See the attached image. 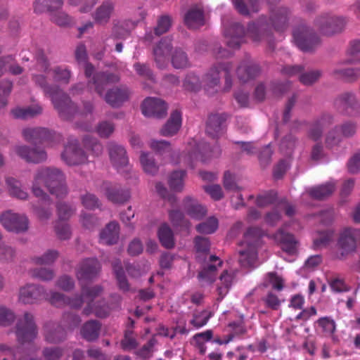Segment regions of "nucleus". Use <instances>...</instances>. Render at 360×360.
I'll use <instances>...</instances> for the list:
<instances>
[{"label":"nucleus","instance_id":"63","mask_svg":"<svg viewBox=\"0 0 360 360\" xmlns=\"http://www.w3.org/2000/svg\"><path fill=\"white\" fill-rule=\"evenodd\" d=\"M184 86L188 90L196 91L200 89L201 82L198 75L194 73H189L184 79Z\"/></svg>","mask_w":360,"mask_h":360},{"label":"nucleus","instance_id":"39","mask_svg":"<svg viewBox=\"0 0 360 360\" xmlns=\"http://www.w3.org/2000/svg\"><path fill=\"white\" fill-rule=\"evenodd\" d=\"M101 324L96 320H90L86 322L82 329L81 335L87 341L96 340L100 333Z\"/></svg>","mask_w":360,"mask_h":360},{"label":"nucleus","instance_id":"25","mask_svg":"<svg viewBox=\"0 0 360 360\" xmlns=\"http://www.w3.org/2000/svg\"><path fill=\"white\" fill-rule=\"evenodd\" d=\"M289 11L285 7L271 8L270 22L278 32H283L288 26Z\"/></svg>","mask_w":360,"mask_h":360},{"label":"nucleus","instance_id":"47","mask_svg":"<svg viewBox=\"0 0 360 360\" xmlns=\"http://www.w3.org/2000/svg\"><path fill=\"white\" fill-rule=\"evenodd\" d=\"M343 138L349 139L353 137L357 132V122L352 120H347L335 127Z\"/></svg>","mask_w":360,"mask_h":360},{"label":"nucleus","instance_id":"18","mask_svg":"<svg viewBox=\"0 0 360 360\" xmlns=\"http://www.w3.org/2000/svg\"><path fill=\"white\" fill-rule=\"evenodd\" d=\"M108 150L112 165L120 171L128 165L129 160L125 148L115 142L108 143Z\"/></svg>","mask_w":360,"mask_h":360},{"label":"nucleus","instance_id":"9","mask_svg":"<svg viewBox=\"0 0 360 360\" xmlns=\"http://www.w3.org/2000/svg\"><path fill=\"white\" fill-rule=\"evenodd\" d=\"M15 328L18 340L21 344L32 341L37 335V328L34 316L29 312H25L22 317L18 319Z\"/></svg>","mask_w":360,"mask_h":360},{"label":"nucleus","instance_id":"4","mask_svg":"<svg viewBox=\"0 0 360 360\" xmlns=\"http://www.w3.org/2000/svg\"><path fill=\"white\" fill-rule=\"evenodd\" d=\"M232 65L230 63H218L210 68L205 74L202 82L204 89L209 95H213L218 92L220 89V80L223 75L225 79V84L223 91H228L232 86L231 71Z\"/></svg>","mask_w":360,"mask_h":360},{"label":"nucleus","instance_id":"40","mask_svg":"<svg viewBox=\"0 0 360 360\" xmlns=\"http://www.w3.org/2000/svg\"><path fill=\"white\" fill-rule=\"evenodd\" d=\"M184 208L191 218L198 220L202 219L207 213V210L204 207L190 197L185 199Z\"/></svg>","mask_w":360,"mask_h":360},{"label":"nucleus","instance_id":"30","mask_svg":"<svg viewBox=\"0 0 360 360\" xmlns=\"http://www.w3.org/2000/svg\"><path fill=\"white\" fill-rule=\"evenodd\" d=\"M45 340L49 343H58L65 339L66 332L63 327L54 323H49L45 326Z\"/></svg>","mask_w":360,"mask_h":360},{"label":"nucleus","instance_id":"42","mask_svg":"<svg viewBox=\"0 0 360 360\" xmlns=\"http://www.w3.org/2000/svg\"><path fill=\"white\" fill-rule=\"evenodd\" d=\"M346 53L348 58L340 62L341 64L360 63V58H356L360 53V40L354 39L351 41Z\"/></svg>","mask_w":360,"mask_h":360},{"label":"nucleus","instance_id":"27","mask_svg":"<svg viewBox=\"0 0 360 360\" xmlns=\"http://www.w3.org/2000/svg\"><path fill=\"white\" fill-rule=\"evenodd\" d=\"M120 226L117 222L112 221L108 223L101 231L99 240L101 243L112 245L119 239Z\"/></svg>","mask_w":360,"mask_h":360},{"label":"nucleus","instance_id":"7","mask_svg":"<svg viewBox=\"0 0 360 360\" xmlns=\"http://www.w3.org/2000/svg\"><path fill=\"white\" fill-rule=\"evenodd\" d=\"M84 72L87 78L91 77L88 81V85L90 88L94 86L96 92L101 96L103 95L107 84L117 82L120 79L115 74L104 72L94 73V68L91 63H84Z\"/></svg>","mask_w":360,"mask_h":360},{"label":"nucleus","instance_id":"12","mask_svg":"<svg viewBox=\"0 0 360 360\" xmlns=\"http://www.w3.org/2000/svg\"><path fill=\"white\" fill-rule=\"evenodd\" d=\"M359 235V229L351 227L345 228L340 232L338 246L341 250L342 256L353 253L356 250Z\"/></svg>","mask_w":360,"mask_h":360},{"label":"nucleus","instance_id":"34","mask_svg":"<svg viewBox=\"0 0 360 360\" xmlns=\"http://www.w3.org/2000/svg\"><path fill=\"white\" fill-rule=\"evenodd\" d=\"M185 24L190 29H197L205 24L203 11L198 8H191L184 16Z\"/></svg>","mask_w":360,"mask_h":360},{"label":"nucleus","instance_id":"61","mask_svg":"<svg viewBox=\"0 0 360 360\" xmlns=\"http://www.w3.org/2000/svg\"><path fill=\"white\" fill-rule=\"evenodd\" d=\"M51 20L60 27H67L73 24V19L65 12H58L53 14Z\"/></svg>","mask_w":360,"mask_h":360},{"label":"nucleus","instance_id":"21","mask_svg":"<svg viewBox=\"0 0 360 360\" xmlns=\"http://www.w3.org/2000/svg\"><path fill=\"white\" fill-rule=\"evenodd\" d=\"M130 92L126 86L114 87L105 94L104 98L112 107H119L129 98Z\"/></svg>","mask_w":360,"mask_h":360},{"label":"nucleus","instance_id":"3","mask_svg":"<svg viewBox=\"0 0 360 360\" xmlns=\"http://www.w3.org/2000/svg\"><path fill=\"white\" fill-rule=\"evenodd\" d=\"M33 81L49 96L57 109L60 117L63 120H70L77 112V108L70 98L58 86H49L43 75H34Z\"/></svg>","mask_w":360,"mask_h":360},{"label":"nucleus","instance_id":"55","mask_svg":"<svg viewBox=\"0 0 360 360\" xmlns=\"http://www.w3.org/2000/svg\"><path fill=\"white\" fill-rule=\"evenodd\" d=\"M58 257V252L56 250H50L41 256L33 257L32 260L35 264L48 265L53 263Z\"/></svg>","mask_w":360,"mask_h":360},{"label":"nucleus","instance_id":"8","mask_svg":"<svg viewBox=\"0 0 360 360\" xmlns=\"http://www.w3.org/2000/svg\"><path fill=\"white\" fill-rule=\"evenodd\" d=\"M334 106L342 115L360 117V103L354 92L345 91L338 96Z\"/></svg>","mask_w":360,"mask_h":360},{"label":"nucleus","instance_id":"5","mask_svg":"<svg viewBox=\"0 0 360 360\" xmlns=\"http://www.w3.org/2000/svg\"><path fill=\"white\" fill-rule=\"evenodd\" d=\"M263 235L262 231L257 227H251L244 234L242 245L246 249L240 250L239 262L243 266H252L257 258V248Z\"/></svg>","mask_w":360,"mask_h":360},{"label":"nucleus","instance_id":"11","mask_svg":"<svg viewBox=\"0 0 360 360\" xmlns=\"http://www.w3.org/2000/svg\"><path fill=\"white\" fill-rule=\"evenodd\" d=\"M0 222L7 231L16 233L25 232L29 228L27 216L11 210L6 211L1 214Z\"/></svg>","mask_w":360,"mask_h":360},{"label":"nucleus","instance_id":"6","mask_svg":"<svg viewBox=\"0 0 360 360\" xmlns=\"http://www.w3.org/2000/svg\"><path fill=\"white\" fill-rule=\"evenodd\" d=\"M347 24V19L342 15L326 14L317 17L314 26L319 32L326 36H333L342 33Z\"/></svg>","mask_w":360,"mask_h":360},{"label":"nucleus","instance_id":"44","mask_svg":"<svg viewBox=\"0 0 360 360\" xmlns=\"http://www.w3.org/2000/svg\"><path fill=\"white\" fill-rule=\"evenodd\" d=\"M112 265L119 288L124 292L129 291V284L123 271L121 262L120 260H116Z\"/></svg>","mask_w":360,"mask_h":360},{"label":"nucleus","instance_id":"23","mask_svg":"<svg viewBox=\"0 0 360 360\" xmlns=\"http://www.w3.org/2000/svg\"><path fill=\"white\" fill-rule=\"evenodd\" d=\"M22 134L25 141L32 143H44L52 136L49 130L42 127L25 128Z\"/></svg>","mask_w":360,"mask_h":360},{"label":"nucleus","instance_id":"31","mask_svg":"<svg viewBox=\"0 0 360 360\" xmlns=\"http://www.w3.org/2000/svg\"><path fill=\"white\" fill-rule=\"evenodd\" d=\"M114 8L115 5L112 1H103L93 14L94 21L99 25L107 24L114 11Z\"/></svg>","mask_w":360,"mask_h":360},{"label":"nucleus","instance_id":"52","mask_svg":"<svg viewBox=\"0 0 360 360\" xmlns=\"http://www.w3.org/2000/svg\"><path fill=\"white\" fill-rule=\"evenodd\" d=\"M83 144L84 147L91 150L94 155L98 156L103 153V146L96 138L89 135L83 138Z\"/></svg>","mask_w":360,"mask_h":360},{"label":"nucleus","instance_id":"50","mask_svg":"<svg viewBox=\"0 0 360 360\" xmlns=\"http://www.w3.org/2000/svg\"><path fill=\"white\" fill-rule=\"evenodd\" d=\"M219 221L214 217H209L206 221L200 223L196 226L198 232L203 234H211L216 231Z\"/></svg>","mask_w":360,"mask_h":360},{"label":"nucleus","instance_id":"29","mask_svg":"<svg viewBox=\"0 0 360 360\" xmlns=\"http://www.w3.org/2000/svg\"><path fill=\"white\" fill-rule=\"evenodd\" d=\"M259 73V68L250 60L243 62L237 69V75L241 82H247L256 77Z\"/></svg>","mask_w":360,"mask_h":360},{"label":"nucleus","instance_id":"41","mask_svg":"<svg viewBox=\"0 0 360 360\" xmlns=\"http://www.w3.org/2000/svg\"><path fill=\"white\" fill-rule=\"evenodd\" d=\"M332 75L348 82H354L360 78V68H335Z\"/></svg>","mask_w":360,"mask_h":360},{"label":"nucleus","instance_id":"24","mask_svg":"<svg viewBox=\"0 0 360 360\" xmlns=\"http://www.w3.org/2000/svg\"><path fill=\"white\" fill-rule=\"evenodd\" d=\"M334 122V117L330 114H323L319 117L312 124L309 132V137L316 141L322 137L323 131Z\"/></svg>","mask_w":360,"mask_h":360},{"label":"nucleus","instance_id":"53","mask_svg":"<svg viewBox=\"0 0 360 360\" xmlns=\"http://www.w3.org/2000/svg\"><path fill=\"white\" fill-rule=\"evenodd\" d=\"M266 25L262 22L251 23L248 28L247 34L255 41H258L264 36Z\"/></svg>","mask_w":360,"mask_h":360},{"label":"nucleus","instance_id":"37","mask_svg":"<svg viewBox=\"0 0 360 360\" xmlns=\"http://www.w3.org/2000/svg\"><path fill=\"white\" fill-rule=\"evenodd\" d=\"M64 0H36L34 2V11L37 13L54 12L62 8Z\"/></svg>","mask_w":360,"mask_h":360},{"label":"nucleus","instance_id":"60","mask_svg":"<svg viewBox=\"0 0 360 360\" xmlns=\"http://www.w3.org/2000/svg\"><path fill=\"white\" fill-rule=\"evenodd\" d=\"M15 316L9 309L0 306V326L7 327L11 326L15 321Z\"/></svg>","mask_w":360,"mask_h":360},{"label":"nucleus","instance_id":"62","mask_svg":"<svg viewBox=\"0 0 360 360\" xmlns=\"http://www.w3.org/2000/svg\"><path fill=\"white\" fill-rule=\"evenodd\" d=\"M30 275L33 278L42 281H50L54 276L53 271L46 268H36L30 271Z\"/></svg>","mask_w":360,"mask_h":360},{"label":"nucleus","instance_id":"45","mask_svg":"<svg viewBox=\"0 0 360 360\" xmlns=\"http://www.w3.org/2000/svg\"><path fill=\"white\" fill-rule=\"evenodd\" d=\"M42 108L39 105H34L25 108H16L12 110L11 112L14 117L27 119L41 114Z\"/></svg>","mask_w":360,"mask_h":360},{"label":"nucleus","instance_id":"15","mask_svg":"<svg viewBox=\"0 0 360 360\" xmlns=\"http://www.w3.org/2000/svg\"><path fill=\"white\" fill-rule=\"evenodd\" d=\"M223 25L228 46L233 49H238L243 42V37L245 34L244 27L238 22L226 25L223 22Z\"/></svg>","mask_w":360,"mask_h":360},{"label":"nucleus","instance_id":"59","mask_svg":"<svg viewBox=\"0 0 360 360\" xmlns=\"http://www.w3.org/2000/svg\"><path fill=\"white\" fill-rule=\"evenodd\" d=\"M223 185L225 189L229 191L238 192L240 190L237 184L236 176L229 171L224 172Z\"/></svg>","mask_w":360,"mask_h":360},{"label":"nucleus","instance_id":"57","mask_svg":"<svg viewBox=\"0 0 360 360\" xmlns=\"http://www.w3.org/2000/svg\"><path fill=\"white\" fill-rule=\"evenodd\" d=\"M172 18L167 15H161L157 22V25L154 28L155 34L157 36L163 34L169 31L172 26Z\"/></svg>","mask_w":360,"mask_h":360},{"label":"nucleus","instance_id":"64","mask_svg":"<svg viewBox=\"0 0 360 360\" xmlns=\"http://www.w3.org/2000/svg\"><path fill=\"white\" fill-rule=\"evenodd\" d=\"M347 165L351 174H357L360 172V149L349 159Z\"/></svg>","mask_w":360,"mask_h":360},{"label":"nucleus","instance_id":"28","mask_svg":"<svg viewBox=\"0 0 360 360\" xmlns=\"http://www.w3.org/2000/svg\"><path fill=\"white\" fill-rule=\"evenodd\" d=\"M222 264L221 260L218 257L210 255L209 264L203 267L198 274V278L201 281L212 283L215 279V272L218 266Z\"/></svg>","mask_w":360,"mask_h":360},{"label":"nucleus","instance_id":"19","mask_svg":"<svg viewBox=\"0 0 360 360\" xmlns=\"http://www.w3.org/2000/svg\"><path fill=\"white\" fill-rule=\"evenodd\" d=\"M13 150L19 157L28 162L39 163L47 158L46 153L44 150L30 149L26 146H16Z\"/></svg>","mask_w":360,"mask_h":360},{"label":"nucleus","instance_id":"2","mask_svg":"<svg viewBox=\"0 0 360 360\" xmlns=\"http://www.w3.org/2000/svg\"><path fill=\"white\" fill-rule=\"evenodd\" d=\"M42 185L56 198H63L68 194L65 174L56 167H43L37 169L31 188L32 193L36 198L46 205H50L51 198L41 188Z\"/></svg>","mask_w":360,"mask_h":360},{"label":"nucleus","instance_id":"49","mask_svg":"<svg viewBox=\"0 0 360 360\" xmlns=\"http://www.w3.org/2000/svg\"><path fill=\"white\" fill-rule=\"evenodd\" d=\"M186 172L184 170L175 171L169 176L168 183L171 189L181 191L184 188V178Z\"/></svg>","mask_w":360,"mask_h":360},{"label":"nucleus","instance_id":"13","mask_svg":"<svg viewBox=\"0 0 360 360\" xmlns=\"http://www.w3.org/2000/svg\"><path fill=\"white\" fill-rule=\"evenodd\" d=\"M61 156L69 165L83 164L87 160L86 153L79 147L78 141L73 138L69 139Z\"/></svg>","mask_w":360,"mask_h":360},{"label":"nucleus","instance_id":"38","mask_svg":"<svg viewBox=\"0 0 360 360\" xmlns=\"http://www.w3.org/2000/svg\"><path fill=\"white\" fill-rule=\"evenodd\" d=\"M6 184L10 195L22 200L28 199L29 194L26 190L22 188L20 181L13 177H7Z\"/></svg>","mask_w":360,"mask_h":360},{"label":"nucleus","instance_id":"32","mask_svg":"<svg viewBox=\"0 0 360 360\" xmlns=\"http://www.w3.org/2000/svg\"><path fill=\"white\" fill-rule=\"evenodd\" d=\"M225 117L219 114L212 115L209 117L206 131L207 134L213 138L218 137L223 133Z\"/></svg>","mask_w":360,"mask_h":360},{"label":"nucleus","instance_id":"16","mask_svg":"<svg viewBox=\"0 0 360 360\" xmlns=\"http://www.w3.org/2000/svg\"><path fill=\"white\" fill-rule=\"evenodd\" d=\"M167 106L165 101L156 98H147L142 104V112L146 117L162 118L167 114Z\"/></svg>","mask_w":360,"mask_h":360},{"label":"nucleus","instance_id":"46","mask_svg":"<svg viewBox=\"0 0 360 360\" xmlns=\"http://www.w3.org/2000/svg\"><path fill=\"white\" fill-rule=\"evenodd\" d=\"M212 316V312L208 310L195 311L193 314L190 323L193 328L198 329L205 326Z\"/></svg>","mask_w":360,"mask_h":360},{"label":"nucleus","instance_id":"22","mask_svg":"<svg viewBox=\"0 0 360 360\" xmlns=\"http://www.w3.org/2000/svg\"><path fill=\"white\" fill-rule=\"evenodd\" d=\"M101 188L106 198L114 203H123L129 198L128 191L121 189L119 186L108 182L103 183Z\"/></svg>","mask_w":360,"mask_h":360},{"label":"nucleus","instance_id":"17","mask_svg":"<svg viewBox=\"0 0 360 360\" xmlns=\"http://www.w3.org/2000/svg\"><path fill=\"white\" fill-rule=\"evenodd\" d=\"M101 270V264L96 258L84 259L77 269V277L79 281L91 280Z\"/></svg>","mask_w":360,"mask_h":360},{"label":"nucleus","instance_id":"36","mask_svg":"<svg viewBox=\"0 0 360 360\" xmlns=\"http://www.w3.org/2000/svg\"><path fill=\"white\" fill-rule=\"evenodd\" d=\"M235 277V271H229L226 270L222 272L219 277V282L217 284V292L219 296V300H221L228 293Z\"/></svg>","mask_w":360,"mask_h":360},{"label":"nucleus","instance_id":"51","mask_svg":"<svg viewBox=\"0 0 360 360\" xmlns=\"http://www.w3.org/2000/svg\"><path fill=\"white\" fill-rule=\"evenodd\" d=\"M140 161L145 172L155 174L158 172V167L155 162L153 158L148 153H142Z\"/></svg>","mask_w":360,"mask_h":360},{"label":"nucleus","instance_id":"48","mask_svg":"<svg viewBox=\"0 0 360 360\" xmlns=\"http://www.w3.org/2000/svg\"><path fill=\"white\" fill-rule=\"evenodd\" d=\"M172 64L176 69L188 68L190 65L187 54L180 49H176L172 54Z\"/></svg>","mask_w":360,"mask_h":360},{"label":"nucleus","instance_id":"10","mask_svg":"<svg viewBox=\"0 0 360 360\" xmlns=\"http://www.w3.org/2000/svg\"><path fill=\"white\" fill-rule=\"evenodd\" d=\"M293 39L302 51H311L320 44V39L305 25H300L293 30Z\"/></svg>","mask_w":360,"mask_h":360},{"label":"nucleus","instance_id":"26","mask_svg":"<svg viewBox=\"0 0 360 360\" xmlns=\"http://www.w3.org/2000/svg\"><path fill=\"white\" fill-rule=\"evenodd\" d=\"M182 117L179 110H175L166 122V124L160 129V134L164 136H172L176 134L181 127Z\"/></svg>","mask_w":360,"mask_h":360},{"label":"nucleus","instance_id":"35","mask_svg":"<svg viewBox=\"0 0 360 360\" xmlns=\"http://www.w3.org/2000/svg\"><path fill=\"white\" fill-rule=\"evenodd\" d=\"M316 323L319 331L324 336L331 338L334 342L338 340V338L334 335L336 324L332 318L328 316L321 317L316 321Z\"/></svg>","mask_w":360,"mask_h":360},{"label":"nucleus","instance_id":"54","mask_svg":"<svg viewBox=\"0 0 360 360\" xmlns=\"http://www.w3.org/2000/svg\"><path fill=\"white\" fill-rule=\"evenodd\" d=\"M342 141V136L338 134V129L335 127L328 131L325 136V146L332 150L338 146Z\"/></svg>","mask_w":360,"mask_h":360},{"label":"nucleus","instance_id":"20","mask_svg":"<svg viewBox=\"0 0 360 360\" xmlns=\"http://www.w3.org/2000/svg\"><path fill=\"white\" fill-rule=\"evenodd\" d=\"M172 49V39H162L153 49L154 59L159 68H163L167 60V55Z\"/></svg>","mask_w":360,"mask_h":360},{"label":"nucleus","instance_id":"56","mask_svg":"<svg viewBox=\"0 0 360 360\" xmlns=\"http://www.w3.org/2000/svg\"><path fill=\"white\" fill-rule=\"evenodd\" d=\"M265 305L272 310H278L285 300L280 298L277 294L274 292H269L266 296L262 298Z\"/></svg>","mask_w":360,"mask_h":360},{"label":"nucleus","instance_id":"33","mask_svg":"<svg viewBox=\"0 0 360 360\" xmlns=\"http://www.w3.org/2000/svg\"><path fill=\"white\" fill-rule=\"evenodd\" d=\"M335 188V182L330 181L324 184L311 187L307 190V193L314 199L323 200L330 196Z\"/></svg>","mask_w":360,"mask_h":360},{"label":"nucleus","instance_id":"1","mask_svg":"<svg viewBox=\"0 0 360 360\" xmlns=\"http://www.w3.org/2000/svg\"><path fill=\"white\" fill-rule=\"evenodd\" d=\"M103 291L101 285L84 286L82 285V295L72 298L68 297L59 292H52L49 297L43 287L27 284L20 288L19 291V301L24 304H34L46 299L57 307L69 306L72 309H80L84 303L86 306L84 308L82 314L89 316L94 314L98 318H105L110 314V309L103 300L97 299Z\"/></svg>","mask_w":360,"mask_h":360},{"label":"nucleus","instance_id":"14","mask_svg":"<svg viewBox=\"0 0 360 360\" xmlns=\"http://www.w3.org/2000/svg\"><path fill=\"white\" fill-rule=\"evenodd\" d=\"M286 226H288L287 224L273 234L272 237L284 252L288 255H294L298 252L300 243L294 235L285 231V228Z\"/></svg>","mask_w":360,"mask_h":360},{"label":"nucleus","instance_id":"58","mask_svg":"<svg viewBox=\"0 0 360 360\" xmlns=\"http://www.w3.org/2000/svg\"><path fill=\"white\" fill-rule=\"evenodd\" d=\"M333 236L334 231L330 229L319 232L317 237L314 239V245L316 248L326 246L333 240Z\"/></svg>","mask_w":360,"mask_h":360},{"label":"nucleus","instance_id":"43","mask_svg":"<svg viewBox=\"0 0 360 360\" xmlns=\"http://www.w3.org/2000/svg\"><path fill=\"white\" fill-rule=\"evenodd\" d=\"M158 237L162 245L165 248L170 249L174 246L173 232L167 224H163L160 227Z\"/></svg>","mask_w":360,"mask_h":360}]
</instances>
